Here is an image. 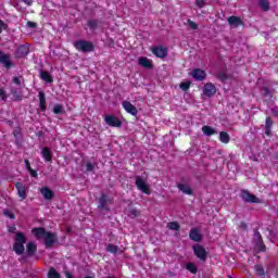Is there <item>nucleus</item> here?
<instances>
[{
  "label": "nucleus",
  "mask_w": 278,
  "mask_h": 278,
  "mask_svg": "<svg viewBox=\"0 0 278 278\" xmlns=\"http://www.w3.org/2000/svg\"><path fill=\"white\" fill-rule=\"evenodd\" d=\"M64 106L62 104H55L53 108V114H64Z\"/></svg>",
  "instance_id": "58836bf2"
},
{
  "label": "nucleus",
  "mask_w": 278,
  "mask_h": 278,
  "mask_svg": "<svg viewBox=\"0 0 278 278\" xmlns=\"http://www.w3.org/2000/svg\"><path fill=\"white\" fill-rule=\"evenodd\" d=\"M261 96L263 97V99H273V91H270V89L268 87H262L261 88Z\"/></svg>",
  "instance_id": "cd10ccee"
},
{
  "label": "nucleus",
  "mask_w": 278,
  "mask_h": 278,
  "mask_svg": "<svg viewBox=\"0 0 278 278\" xmlns=\"http://www.w3.org/2000/svg\"><path fill=\"white\" fill-rule=\"evenodd\" d=\"M23 2L25 3V5H28V7L34 5V0H23Z\"/></svg>",
  "instance_id": "6e6d98bb"
},
{
  "label": "nucleus",
  "mask_w": 278,
  "mask_h": 278,
  "mask_svg": "<svg viewBox=\"0 0 278 278\" xmlns=\"http://www.w3.org/2000/svg\"><path fill=\"white\" fill-rule=\"evenodd\" d=\"M273 118L270 117H266V121H265V135L266 136H271L273 131Z\"/></svg>",
  "instance_id": "a878e982"
},
{
  "label": "nucleus",
  "mask_w": 278,
  "mask_h": 278,
  "mask_svg": "<svg viewBox=\"0 0 278 278\" xmlns=\"http://www.w3.org/2000/svg\"><path fill=\"white\" fill-rule=\"evenodd\" d=\"M230 140H231V137L229 136V132L227 131L219 132V142H223V144H229Z\"/></svg>",
  "instance_id": "bb28decb"
},
{
  "label": "nucleus",
  "mask_w": 278,
  "mask_h": 278,
  "mask_svg": "<svg viewBox=\"0 0 278 278\" xmlns=\"http://www.w3.org/2000/svg\"><path fill=\"white\" fill-rule=\"evenodd\" d=\"M60 274L53 267H50L48 271V278H60Z\"/></svg>",
  "instance_id": "4c0bfd02"
},
{
  "label": "nucleus",
  "mask_w": 278,
  "mask_h": 278,
  "mask_svg": "<svg viewBox=\"0 0 278 278\" xmlns=\"http://www.w3.org/2000/svg\"><path fill=\"white\" fill-rule=\"evenodd\" d=\"M14 231H16V226H12L11 228H9L10 233H14Z\"/></svg>",
  "instance_id": "bf43d9fd"
},
{
  "label": "nucleus",
  "mask_w": 278,
  "mask_h": 278,
  "mask_svg": "<svg viewBox=\"0 0 278 278\" xmlns=\"http://www.w3.org/2000/svg\"><path fill=\"white\" fill-rule=\"evenodd\" d=\"M87 27L89 28V30L94 34V31H97V29H99V27H101V21L97 20V18H89L87 20Z\"/></svg>",
  "instance_id": "dca6fc26"
},
{
  "label": "nucleus",
  "mask_w": 278,
  "mask_h": 278,
  "mask_svg": "<svg viewBox=\"0 0 278 278\" xmlns=\"http://www.w3.org/2000/svg\"><path fill=\"white\" fill-rule=\"evenodd\" d=\"M189 238L193 242H202L203 233H201V230H199V228H191L189 231Z\"/></svg>",
  "instance_id": "9b49d317"
},
{
  "label": "nucleus",
  "mask_w": 278,
  "mask_h": 278,
  "mask_svg": "<svg viewBox=\"0 0 278 278\" xmlns=\"http://www.w3.org/2000/svg\"><path fill=\"white\" fill-rule=\"evenodd\" d=\"M49 231L45 227H35L31 229V233L36 238V240H42L47 236Z\"/></svg>",
  "instance_id": "4468645a"
},
{
  "label": "nucleus",
  "mask_w": 278,
  "mask_h": 278,
  "mask_svg": "<svg viewBox=\"0 0 278 278\" xmlns=\"http://www.w3.org/2000/svg\"><path fill=\"white\" fill-rule=\"evenodd\" d=\"M128 216H132V218H138V216H140V212L136 208H130L128 211Z\"/></svg>",
  "instance_id": "37998d69"
},
{
  "label": "nucleus",
  "mask_w": 278,
  "mask_h": 278,
  "mask_svg": "<svg viewBox=\"0 0 278 278\" xmlns=\"http://www.w3.org/2000/svg\"><path fill=\"white\" fill-rule=\"evenodd\" d=\"M187 23L191 29H199V25L197 23H194L193 21L188 20Z\"/></svg>",
  "instance_id": "de8ad7c7"
},
{
  "label": "nucleus",
  "mask_w": 278,
  "mask_h": 278,
  "mask_svg": "<svg viewBox=\"0 0 278 278\" xmlns=\"http://www.w3.org/2000/svg\"><path fill=\"white\" fill-rule=\"evenodd\" d=\"M85 278H94V277H92V276H86Z\"/></svg>",
  "instance_id": "680f3d73"
},
{
  "label": "nucleus",
  "mask_w": 278,
  "mask_h": 278,
  "mask_svg": "<svg viewBox=\"0 0 278 278\" xmlns=\"http://www.w3.org/2000/svg\"><path fill=\"white\" fill-rule=\"evenodd\" d=\"M25 166H26V169L28 170H31V164L29 163V160H25Z\"/></svg>",
  "instance_id": "4d7b16f0"
},
{
  "label": "nucleus",
  "mask_w": 278,
  "mask_h": 278,
  "mask_svg": "<svg viewBox=\"0 0 278 278\" xmlns=\"http://www.w3.org/2000/svg\"><path fill=\"white\" fill-rule=\"evenodd\" d=\"M177 188H178V190H180V192H182L184 194H188L189 197L193 194L192 188H190V186H188V185L178 184V185H177Z\"/></svg>",
  "instance_id": "b1692460"
},
{
  "label": "nucleus",
  "mask_w": 278,
  "mask_h": 278,
  "mask_svg": "<svg viewBox=\"0 0 278 278\" xmlns=\"http://www.w3.org/2000/svg\"><path fill=\"white\" fill-rule=\"evenodd\" d=\"M254 270L258 277H266V270L264 269V266H262L261 264H256L254 266Z\"/></svg>",
  "instance_id": "7c9ffc66"
},
{
  "label": "nucleus",
  "mask_w": 278,
  "mask_h": 278,
  "mask_svg": "<svg viewBox=\"0 0 278 278\" xmlns=\"http://www.w3.org/2000/svg\"><path fill=\"white\" fill-rule=\"evenodd\" d=\"M40 193L46 201H51L55 197V192H53L49 187H42L40 189Z\"/></svg>",
  "instance_id": "6ab92c4d"
},
{
  "label": "nucleus",
  "mask_w": 278,
  "mask_h": 278,
  "mask_svg": "<svg viewBox=\"0 0 278 278\" xmlns=\"http://www.w3.org/2000/svg\"><path fill=\"white\" fill-rule=\"evenodd\" d=\"M248 227H249V226H247V223L241 222V224H240V229H242V231H247Z\"/></svg>",
  "instance_id": "5fc2aeb1"
},
{
  "label": "nucleus",
  "mask_w": 278,
  "mask_h": 278,
  "mask_svg": "<svg viewBox=\"0 0 278 278\" xmlns=\"http://www.w3.org/2000/svg\"><path fill=\"white\" fill-rule=\"evenodd\" d=\"M3 29H8V24L3 20H0V34H2Z\"/></svg>",
  "instance_id": "8fccbe9b"
},
{
  "label": "nucleus",
  "mask_w": 278,
  "mask_h": 278,
  "mask_svg": "<svg viewBox=\"0 0 278 278\" xmlns=\"http://www.w3.org/2000/svg\"><path fill=\"white\" fill-rule=\"evenodd\" d=\"M3 215L7 218H10L11 220H14L16 218V215H14V213H12V211H10V210H4Z\"/></svg>",
  "instance_id": "79ce46f5"
},
{
  "label": "nucleus",
  "mask_w": 278,
  "mask_h": 278,
  "mask_svg": "<svg viewBox=\"0 0 278 278\" xmlns=\"http://www.w3.org/2000/svg\"><path fill=\"white\" fill-rule=\"evenodd\" d=\"M258 7L263 12H268L270 10V2L268 0H258Z\"/></svg>",
  "instance_id": "2f4dec72"
},
{
  "label": "nucleus",
  "mask_w": 278,
  "mask_h": 278,
  "mask_svg": "<svg viewBox=\"0 0 278 278\" xmlns=\"http://www.w3.org/2000/svg\"><path fill=\"white\" fill-rule=\"evenodd\" d=\"M104 121L109 127H122L123 125V122H121V119L114 115H106Z\"/></svg>",
  "instance_id": "6e6552de"
},
{
  "label": "nucleus",
  "mask_w": 278,
  "mask_h": 278,
  "mask_svg": "<svg viewBox=\"0 0 278 278\" xmlns=\"http://www.w3.org/2000/svg\"><path fill=\"white\" fill-rule=\"evenodd\" d=\"M202 132L204 134V136L210 137L216 135V129H214L212 126L204 125L202 127Z\"/></svg>",
  "instance_id": "c85d7f7f"
},
{
  "label": "nucleus",
  "mask_w": 278,
  "mask_h": 278,
  "mask_svg": "<svg viewBox=\"0 0 278 278\" xmlns=\"http://www.w3.org/2000/svg\"><path fill=\"white\" fill-rule=\"evenodd\" d=\"M0 64H3L4 68H12L14 66V63H12V59L10 58V54H5L0 51Z\"/></svg>",
  "instance_id": "f8f14e48"
},
{
  "label": "nucleus",
  "mask_w": 278,
  "mask_h": 278,
  "mask_svg": "<svg viewBox=\"0 0 278 278\" xmlns=\"http://www.w3.org/2000/svg\"><path fill=\"white\" fill-rule=\"evenodd\" d=\"M41 155L46 162H52L53 160V154L51 153V149L47 147L42 148Z\"/></svg>",
  "instance_id": "5701e85b"
},
{
  "label": "nucleus",
  "mask_w": 278,
  "mask_h": 278,
  "mask_svg": "<svg viewBox=\"0 0 278 278\" xmlns=\"http://www.w3.org/2000/svg\"><path fill=\"white\" fill-rule=\"evenodd\" d=\"M262 240H264V239H262V233H260V230H254V244L256 243V242H261Z\"/></svg>",
  "instance_id": "c03bdc74"
},
{
  "label": "nucleus",
  "mask_w": 278,
  "mask_h": 278,
  "mask_svg": "<svg viewBox=\"0 0 278 278\" xmlns=\"http://www.w3.org/2000/svg\"><path fill=\"white\" fill-rule=\"evenodd\" d=\"M14 186L17 190V197H20L21 201H25V199H27V187L18 181L15 182Z\"/></svg>",
  "instance_id": "1a4fd4ad"
},
{
  "label": "nucleus",
  "mask_w": 278,
  "mask_h": 278,
  "mask_svg": "<svg viewBox=\"0 0 278 278\" xmlns=\"http://www.w3.org/2000/svg\"><path fill=\"white\" fill-rule=\"evenodd\" d=\"M92 170H94V164L88 162L86 164V173H92Z\"/></svg>",
  "instance_id": "49530a36"
},
{
  "label": "nucleus",
  "mask_w": 278,
  "mask_h": 278,
  "mask_svg": "<svg viewBox=\"0 0 278 278\" xmlns=\"http://www.w3.org/2000/svg\"><path fill=\"white\" fill-rule=\"evenodd\" d=\"M106 251H108V253H112L113 255H116V253H118V247L114 245L112 243H109L106 245Z\"/></svg>",
  "instance_id": "f704fd0d"
},
{
  "label": "nucleus",
  "mask_w": 278,
  "mask_h": 278,
  "mask_svg": "<svg viewBox=\"0 0 278 278\" xmlns=\"http://www.w3.org/2000/svg\"><path fill=\"white\" fill-rule=\"evenodd\" d=\"M191 77H193V79H197V81H203V79L207 77V74L201 68H195L191 72Z\"/></svg>",
  "instance_id": "f3484780"
},
{
  "label": "nucleus",
  "mask_w": 278,
  "mask_h": 278,
  "mask_svg": "<svg viewBox=\"0 0 278 278\" xmlns=\"http://www.w3.org/2000/svg\"><path fill=\"white\" fill-rule=\"evenodd\" d=\"M139 66H142V68H153V61L147 56H140L138 59Z\"/></svg>",
  "instance_id": "a211bd4d"
},
{
  "label": "nucleus",
  "mask_w": 278,
  "mask_h": 278,
  "mask_svg": "<svg viewBox=\"0 0 278 278\" xmlns=\"http://www.w3.org/2000/svg\"><path fill=\"white\" fill-rule=\"evenodd\" d=\"M9 125H12V122H9Z\"/></svg>",
  "instance_id": "e2e57ef3"
},
{
  "label": "nucleus",
  "mask_w": 278,
  "mask_h": 278,
  "mask_svg": "<svg viewBox=\"0 0 278 278\" xmlns=\"http://www.w3.org/2000/svg\"><path fill=\"white\" fill-rule=\"evenodd\" d=\"M254 244L260 253H264L266 251V244H264V240L257 241Z\"/></svg>",
  "instance_id": "e433bc0d"
},
{
  "label": "nucleus",
  "mask_w": 278,
  "mask_h": 278,
  "mask_svg": "<svg viewBox=\"0 0 278 278\" xmlns=\"http://www.w3.org/2000/svg\"><path fill=\"white\" fill-rule=\"evenodd\" d=\"M25 244H27V237L24 232H16L15 242L13 244V251L16 255H23L25 253Z\"/></svg>",
  "instance_id": "f257e3e1"
},
{
  "label": "nucleus",
  "mask_w": 278,
  "mask_h": 278,
  "mask_svg": "<svg viewBox=\"0 0 278 278\" xmlns=\"http://www.w3.org/2000/svg\"><path fill=\"white\" fill-rule=\"evenodd\" d=\"M228 25L231 27H240V25H242V18L231 15L228 17Z\"/></svg>",
  "instance_id": "4be33fe9"
},
{
  "label": "nucleus",
  "mask_w": 278,
  "mask_h": 278,
  "mask_svg": "<svg viewBox=\"0 0 278 278\" xmlns=\"http://www.w3.org/2000/svg\"><path fill=\"white\" fill-rule=\"evenodd\" d=\"M135 186L143 194H151V188H149V185H147L144 179H142L140 176L135 177Z\"/></svg>",
  "instance_id": "423d86ee"
},
{
  "label": "nucleus",
  "mask_w": 278,
  "mask_h": 278,
  "mask_svg": "<svg viewBox=\"0 0 278 278\" xmlns=\"http://www.w3.org/2000/svg\"><path fill=\"white\" fill-rule=\"evenodd\" d=\"M192 251H193L195 257H198V260H200V262H207V250H205L203 248V245L195 243L192 247Z\"/></svg>",
  "instance_id": "39448f33"
},
{
  "label": "nucleus",
  "mask_w": 278,
  "mask_h": 278,
  "mask_svg": "<svg viewBox=\"0 0 278 278\" xmlns=\"http://www.w3.org/2000/svg\"><path fill=\"white\" fill-rule=\"evenodd\" d=\"M17 134H20V131H18V130H15V131L13 132V136L16 137Z\"/></svg>",
  "instance_id": "052dcab7"
},
{
  "label": "nucleus",
  "mask_w": 278,
  "mask_h": 278,
  "mask_svg": "<svg viewBox=\"0 0 278 278\" xmlns=\"http://www.w3.org/2000/svg\"><path fill=\"white\" fill-rule=\"evenodd\" d=\"M65 278H75L73 274L68 270L65 271Z\"/></svg>",
  "instance_id": "13d9d810"
},
{
  "label": "nucleus",
  "mask_w": 278,
  "mask_h": 278,
  "mask_svg": "<svg viewBox=\"0 0 278 278\" xmlns=\"http://www.w3.org/2000/svg\"><path fill=\"white\" fill-rule=\"evenodd\" d=\"M122 105L127 114H131V116H138V109L134 104H131V102L124 101Z\"/></svg>",
  "instance_id": "2eb2a0df"
},
{
  "label": "nucleus",
  "mask_w": 278,
  "mask_h": 278,
  "mask_svg": "<svg viewBox=\"0 0 278 278\" xmlns=\"http://www.w3.org/2000/svg\"><path fill=\"white\" fill-rule=\"evenodd\" d=\"M74 47L76 51H80L81 53H92L94 51V43L84 39L75 41Z\"/></svg>",
  "instance_id": "f03ea898"
},
{
  "label": "nucleus",
  "mask_w": 278,
  "mask_h": 278,
  "mask_svg": "<svg viewBox=\"0 0 278 278\" xmlns=\"http://www.w3.org/2000/svg\"><path fill=\"white\" fill-rule=\"evenodd\" d=\"M186 269L189 270L192 275H197L199 273V268L194 263H187L186 264Z\"/></svg>",
  "instance_id": "473e14b6"
},
{
  "label": "nucleus",
  "mask_w": 278,
  "mask_h": 278,
  "mask_svg": "<svg viewBox=\"0 0 278 278\" xmlns=\"http://www.w3.org/2000/svg\"><path fill=\"white\" fill-rule=\"evenodd\" d=\"M30 174V177H38V172H36L34 168L28 170Z\"/></svg>",
  "instance_id": "864d4df0"
},
{
  "label": "nucleus",
  "mask_w": 278,
  "mask_h": 278,
  "mask_svg": "<svg viewBox=\"0 0 278 278\" xmlns=\"http://www.w3.org/2000/svg\"><path fill=\"white\" fill-rule=\"evenodd\" d=\"M27 27H30V29H36V27H38V24H36V22H27Z\"/></svg>",
  "instance_id": "3c124183"
},
{
  "label": "nucleus",
  "mask_w": 278,
  "mask_h": 278,
  "mask_svg": "<svg viewBox=\"0 0 278 278\" xmlns=\"http://www.w3.org/2000/svg\"><path fill=\"white\" fill-rule=\"evenodd\" d=\"M203 94L208 98L214 97L216 94V86L212 83H206L203 87Z\"/></svg>",
  "instance_id": "ddd939ff"
},
{
  "label": "nucleus",
  "mask_w": 278,
  "mask_h": 278,
  "mask_svg": "<svg viewBox=\"0 0 278 278\" xmlns=\"http://www.w3.org/2000/svg\"><path fill=\"white\" fill-rule=\"evenodd\" d=\"M197 8H205V0H195Z\"/></svg>",
  "instance_id": "09e8293b"
},
{
  "label": "nucleus",
  "mask_w": 278,
  "mask_h": 278,
  "mask_svg": "<svg viewBox=\"0 0 278 278\" xmlns=\"http://www.w3.org/2000/svg\"><path fill=\"white\" fill-rule=\"evenodd\" d=\"M0 97H1L2 101H5V99H8V97L5 96V90L0 89Z\"/></svg>",
  "instance_id": "603ef678"
},
{
  "label": "nucleus",
  "mask_w": 278,
  "mask_h": 278,
  "mask_svg": "<svg viewBox=\"0 0 278 278\" xmlns=\"http://www.w3.org/2000/svg\"><path fill=\"white\" fill-rule=\"evenodd\" d=\"M190 85H191L190 81H184V83H180L179 88L184 92H188V90H190Z\"/></svg>",
  "instance_id": "ea45409f"
},
{
  "label": "nucleus",
  "mask_w": 278,
  "mask_h": 278,
  "mask_svg": "<svg viewBox=\"0 0 278 278\" xmlns=\"http://www.w3.org/2000/svg\"><path fill=\"white\" fill-rule=\"evenodd\" d=\"M217 79H219V81H227V79H229V76L225 72H219L217 73Z\"/></svg>",
  "instance_id": "a19ab883"
},
{
  "label": "nucleus",
  "mask_w": 278,
  "mask_h": 278,
  "mask_svg": "<svg viewBox=\"0 0 278 278\" xmlns=\"http://www.w3.org/2000/svg\"><path fill=\"white\" fill-rule=\"evenodd\" d=\"M11 94H12L14 101H23V96L21 93H18V90L11 89Z\"/></svg>",
  "instance_id": "c9c22d12"
},
{
  "label": "nucleus",
  "mask_w": 278,
  "mask_h": 278,
  "mask_svg": "<svg viewBox=\"0 0 278 278\" xmlns=\"http://www.w3.org/2000/svg\"><path fill=\"white\" fill-rule=\"evenodd\" d=\"M98 210H104L105 212H110V206L114 204V198L108 195V193H101L100 198L98 199Z\"/></svg>",
  "instance_id": "7ed1b4c3"
},
{
  "label": "nucleus",
  "mask_w": 278,
  "mask_h": 278,
  "mask_svg": "<svg viewBox=\"0 0 278 278\" xmlns=\"http://www.w3.org/2000/svg\"><path fill=\"white\" fill-rule=\"evenodd\" d=\"M23 80V76H14L12 78L13 84H15V86H21V81Z\"/></svg>",
  "instance_id": "a18cd8bd"
},
{
  "label": "nucleus",
  "mask_w": 278,
  "mask_h": 278,
  "mask_svg": "<svg viewBox=\"0 0 278 278\" xmlns=\"http://www.w3.org/2000/svg\"><path fill=\"white\" fill-rule=\"evenodd\" d=\"M152 53L156 58L164 60V58H166L168 55V49H166L162 46H157V47L152 48Z\"/></svg>",
  "instance_id": "9d476101"
},
{
  "label": "nucleus",
  "mask_w": 278,
  "mask_h": 278,
  "mask_svg": "<svg viewBox=\"0 0 278 278\" xmlns=\"http://www.w3.org/2000/svg\"><path fill=\"white\" fill-rule=\"evenodd\" d=\"M240 198L242 199V201H244V203H258V204L264 203L262 201V199H260V198H257V195L249 192V190H247V189L241 190Z\"/></svg>",
  "instance_id": "20e7f679"
},
{
  "label": "nucleus",
  "mask_w": 278,
  "mask_h": 278,
  "mask_svg": "<svg viewBox=\"0 0 278 278\" xmlns=\"http://www.w3.org/2000/svg\"><path fill=\"white\" fill-rule=\"evenodd\" d=\"M39 109L41 112H47V96L45 94V91H39Z\"/></svg>",
  "instance_id": "aec40b11"
},
{
  "label": "nucleus",
  "mask_w": 278,
  "mask_h": 278,
  "mask_svg": "<svg viewBox=\"0 0 278 278\" xmlns=\"http://www.w3.org/2000/svg\"><path fill=\"white\" fill-rule=\"evenodd\" d=\"M45 238L46 249H51L55 242H58V235L55 232H47Z\"/></svg>",
  "instance_id": "0eeeda50"
},
{
  "label": "nucleus",
  "mask_w": 278,
  "mask_h": 278,
  "mask_svg": "<svg viewBox=\"0 0 278 278\" xmlns=\"http://www.w3.org/2000/svg\"><path fill=\"white\" fill-rule=\"evenodd\" d=\"M40 79H42V81H46V84H53V76H51L47 71L40 72Z\"/></svg>",
  "instance_id": "393cba45"
},
{
  "label": "nucleus",
  "mask_w": 278,
  "mask_h": 278,
  "mask_svg": "<svg viewBox=\"0 0 278 278\" xmlns=\"http://www.w3.org/2000/svg\"><path fill=\"white\" fill-rule=\"evenodd\" d=\"M167 227L172 231H179L181 229V226H179V222H170L167 224Z\"/></svg>",
  "instance_id": "72a5a7b5"
},
{
  "label": "nucleus",
  "mask_w": 278,
  "mask_h": 278,
  "mask_svg": "<svg viewBox=\"0 0 278 278\" xmlns=\"http://www.w3.org/2000/svg\"><path fill=\"white\" fill-rule=\"evenodd\" d=\"M17 52L21 58H25V55H29V47L22 45L17 48Z\"/></svg>",
  "instance_id": "c756f323"
},
{
  "label": "nucleus",
  "mask_w": 278,
  "mask_h": 278,
  "mask_svg": "<svg viewBox=\"0 0 278 278\" xmlns=\"http://www.w3.org/2000/svg\"><path fill=\"white\" fill-rule=\"evenodd\" d=\"M26 251L28 257H34L36 255V251H38V245L35 242L30 241L26 244Z\"/></svg>",
  "instance_id": "412c9836"
}]
</instances>
